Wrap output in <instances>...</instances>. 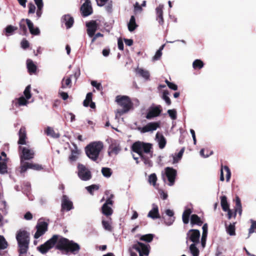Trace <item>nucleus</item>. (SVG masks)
I'll return each instance as SVG.
<instances>
[{
  "label": "nucleus",
  "instance_id": "nucleus-34",
  "mask_svg": "<svg viewBox=\"0 0 256 256\" xmlns=\"http://www.w3.org/2000/svg\"><path fill=\"white\" fill-rule=\"evenodd\" d=\"M26 66L30 73H34L36 70V66L34 64L32 60L28 59L26 61Z\"/></svg>",
  "mask_w": 256,
  "mask_h": 256
},
{
  "label": "nucleus",
  "instance_id": "nucleus-17",
  "mask_svg": "<svg viewBox=\"0 0 256 256\" xmlns=\"http://www.w3.org/2000/svg\"><path fill=\"white\" fill-rule=\"evenodd\" d=\"M24 95L26 98V99L22 96L18 98V102L20 106H26L28 104V100H29L31 98V94H30V86H28L24 92Z\"/></svg>",
  "mask_w": 256,
  "mask_h": 256
},
{
  "label": "nucleus",
  "instance_id": "nucleus-5",
  "mask_svg": "<svg viewBox=\"0 0 256 256\" xmlns=\"http://www.w3.org/2000/svg\"><path fill=\"white\" fill-rule=\"evenodd\" d=\"M20 166L26 163L25 160H30L34 158V150L28 144L20 146L18 147Z\"/></svg>",
  "mask_w": 256,
  "mask_h": 256
},
{
  "label": "nucleus",
  "instance_id": "nucleus-37",
  "mask_svg": "<svg viewBox=\"0 0 256 256\" xmlns=\"http://www.w3.org/2000/svg\"><path fill=\"white\" fill-rule=\"evenodd\" d=\"M220 204L224 211L227 212L228 210L229 205L226 196H222L220 197Z\"/></svg>",
  "mask_w": 256,
  "mask_h": 256
},
{
  "label": "nucleus",
  "instance_id": "nucleus-47",
  "mask_svg": "<svg viewBox=\"0 0 256 256\" xmlns=\"http://www.w3.org/2000/svg\"><path fill=\"white\" fill-rule=\"evenodd\" d=\"M92 92H88L87 94L86 99L84 100L83 102L84 106L86 107H88L89 106L90 102H92Z\"/></svg>",
  "mask_w": 256,
  "mask_h": 256
},
{
  "label": "nucleus",
  "instance_id": "nucleus-29",
  "mask_svg": "<svg viewBox=\"0 0 256 256\" xmlns=\"http://www.w3.org/2000/svg\"><path fill=\"white\" fill-rule=\"evenodd\" d=\"M223 170H225L226 174V182H229L230 176H231V172L228 168V167L226 166H222L220 170V181L223 182L224 180Z\"/></svg>",
  "mask_w": 256,
  "mask_h": 256
},
{
  "label": "nucleus",
  "instance_id": "nucleus-48",
  "mask_svg": "<svg viewBox=\"0 0 256 256\" xmlns=\"http://www.w3.org/2000/svg\"><path fill=\"white\" fill-rule=\"evenodd\" d=\"M192 66L194 69H200L204 66V63L200 60H196L192 63Z\"/></svg>",
  "mask_w": 256,
  "mask_h": 256
},
{
  "label": "nucleus",
  "instance_id": "nucleus-50",
  "mask_svg": "<svg viewBox=\"0 0 256 256\" xmlns=\"http://www.w3.org/2000/svg\"><path fill=\"white\" fill-rule=\"evenodd\" d=\"M140 158L146 166L148 167L152 166V162L148 158H147L145 155H143L140 156Z\"/></svg>",
  "mask_w": 256,
  "mask_h": 256
},
{
  "label": "nucleus",
  "instance_id": "nucleus-44",
  "mask_svg": "<svg viewBox=\"0 0 256 256\" xmlns=\"http://www.w3.org/2000/svg\"><path fill=\"white\" fill-rule=\"evenodd\" d=\"M154 235L152 234H147L145 235L140 236V240L144 241L150 242L153 240Z\"/></svg>",
  "mask_w": 256,
  "mask_h": 256
},
{
  "label": "nucleus",
  "instance_id": "nucleus-7",
  "mask_svg": "<svg viewBox=\"0 0 256 256\" xmlns=\"http://www.w3.org/2000/svg\"><path fill=\"white\" fill-rule=\"evenodd\" d=\"M78 174L80 180L87 181L92 178L90 171L84 165L79 164L78 166Z\"/></svg>",
  "mask_w": 256,
  "mask_h": 256
},
{
  "label": "nucleus",
  "instance_id": "nucleus-51",
  "mask_svg": "<svg viewBox=\"0 0 256 256\" xmlns=\"http://www.w3.org/2000/svg\"><path fill=\"white\" fill-rule=\"evenodd\" d=\"M86 190L88 192L92 195L94 190H97L99 188V186L96 184H92L91 186L86 187Z\"/></svg>",
  "mask_w": 256,
  "mask_h": 256
},
{
  "label": "nucleus",
  "instance_id": "nucleus-38",
  "mask_svg": "<svg viewBox=\"0 0 256 256\" xmlns=\"http://www.w3.org/2000/svg\"><path fill=\"white\" fill-rule=\"evenodd\" d=\"M105 194L106 196V202L104 204H106L107 205L112 206L113 204V200L112 199L114 197L113 194H111L110 190H106L105 192Z\"/></svg>",
  "mask_w": 256,
  "mask_h": 256
},
{
  "label": "nucleus",
  "instance_id": "nucleus-27",
  "mask_svg": "<svg viewBox=\"0 0 256 256\" xmlns=\"http://www.w3.org/2000/svg\"><path fill=\"white\" fill-rule=\"evenodd\" d=\"M163 8L164 6L162 4H159V6L156 8V13L157 16V20L158 23L162 25L164 24L163 18Z\"/></svg>",
  "mask_w": 256,
  "mask_h": 256
},
{
  "label": "nucleus",
  "instance_id": "nucleus-30",
  "mask_svg": "<svg viewBox=\"0 0 256 256\" xmlns=\"http://www.w3.org/2000/svg\"><path fill=\"white\" fill-rule=\"evenodd\" d=\"M202 236L201 238V244L203 248H204L206 244V240L208 234V225L206 224H205L202 226Z\"/></svg>",
  "mask_w": 256,
  "mask_h": 256
},
{
  "label": "nucleus",
  "instance_id": "nucleus-31",
  "mask_svg": "<svg viewBox=\"0 0 256 256\" xmlns=\"http://www.w3.org/2000/svg\"><path fill=\"white\" fill-rule=\"evenodd\" d=\"M102 212L104 215L108 216L112 214L113 210L110 206L104 204L102 207Z\"/></svg>",
  "mask_w": 256,
  "mask_h": 256
},
{
  "label": "nucleus",
  "instance_id": "nucleus-20",
  "mask_svg": "<svg viewBox=\"0 0 256 256\" xmlns=\"http://www.w3.org/2000/svg\"><path fill=\"white\" fill-rule=\"evenodd\" d=\"M62 210H66L67 211H69L74 208L72 202L69 200L68 198L66 195H64L62 196Z\"/></svg>",
  "mask_w": 256,
  "mask_h": 256
},
{
  "label": "nucleus",
  "instance_id": "nucleus-60",
  "mask_svg": "<svg viewBox=\"0 0 256 256\" xmlns=\"http://www.w3.org/2000/svg\"><path fill=\"white\" fill-rule=\"evenodd\" d=\"M162 56V52H160V50H157L154 54V56L152 57V61L158 60L160 59Z\"/></svg>",
  "mask_w": 256,
  "mask_h": 256
},
{
  "label": "nucleus",
  "instance_id": "nucleus-2",
  "mask_svg": "<svg viewBox=\"0 0 256 256\" xmlns=\"http://www.w3.org/2000/svg\"><path fill=\"white\" fill-rule=\"evenodd\" d=\"M200 232L198 230L191 229L186 234V243L188 241L192 242L190 246V250L193 256H198L199 250L196 244L200 243Z\"/></svg>",
  "mask_w": 256,
  "mask_h": 256
},
{
  "label": "nucleus",
  "instance_id": "nucleus-14",
  "mask_svg": "<svg viewBox=\"0 0 256 256\" xmlns=\"http://www.w3.org/2000/svg\"><path fill=\"white\" fill-rule=\"evenodd\" d=\"M110 142L111 144L108 150V155L118 154L121 150L119 142L114 140H112Z\"/></svg>",
  "mask_w": 256,
  "mask_h": 256
},
{
  "label": "nucleus",
  "instance_id": "nucleus-55",
  "mask_svg": "<svg viewBox=\"0 0 256 256\" xmlns=\"http://www.w3.org/2000/svg\"><path fill=\"white\" fill-rule=\"evenodd\" d=\"M16 29H17L16 28L12 25H9L5 28L4 30H5L6 34L8 35H10V34H12V32L14 30H16Z\"/></svg>",
  "mask_w": 256,
  "mask_h": 256
},
{
  "label": "nucleus",
  "instance_id": "nucleus-58",
  "mask_svg": "<svg viewBox=\"0 0 256 256\" xmlns=\"http://www.w3.org/2000/svg\"><path fill=\"white\" fill-rule=\"evenodd\" d=\"M168 113L172 120H174L176 118V112L174 109L168 110Z\"/></svg>",
  "mask_w": 256,
  "mask_h": 256
},
{
  "label": "nucleus",
  "instance_id": "nucleus-63",
  "mask_svg": "<svg viewBox=\"0 0 256 256\" xmlns=\"http://www.w3.org/2000/svg\"><path fill=\"white\" fill-rule=\"evenodd\" d=\"M38 8L42 9L44 6V3L42 0H34Z\"/></svg>",
  "mask_w": 256,
  "mask_h": 256
},
{
  "label": "nucleus",
  "instance_id": "nucleus-23",
  "mask_svg": "<svg viewBox=\"0 0 256 256\" xmlns=\"http://www.w3.org/2000/svg\"><path fill=\"white\" fill-rule=\"evenodd\" d=\"M156 140L158 143L160 148L163 149L165 147L166 140L162 134L158 132L156 136Z\"/></svg>",
  "mask_w": 256,
  "mask_h": 256
},
{
  "label": "nucleus",
  "instance_id": "nucleus-53",
  "mask_svg": "<svg viewBox=\"0 0 256 256\" xmlns=\"http://www.w3.org/2000/svg\"><path fill=\"white\" fill-rule=\"evenodd\" d=\"M26 20L22 19L20 22V28L23 34H26L27 32V28L24 24Z\"/></svg>",
  "mask_w": 256,
  "mask_h": 256
},
{
  "label": "nucleus",
  "instance_id": "nucleus-57",
  "mask_svg": "<svg viewBox=\"0 0 256 256\" xmlns=\"http://www.w3.org/2000/svg\"><path fill=\"white\" fill-rule=\"evenodd\" d=\"M250 222L252 223V225L250 228H249L248 238L250 236V234L254 232V229H256V221L250 220Z\"/></svg>",
  "mask_w": 256,
  "mask_h": 256
},
{
  "label": "nucleus",
  "instance_id": "nucleus-8",
  "mask_svg": "<svg viewBox=\"0 0 256 256\" xmlns=\"http://www.w3.org/2000/svg\"><path fill=\"white\" fill-rule=\"evenodd\" d=\"M162 112V108L160 105H154L152 104L148 110L146 118L148 120H151L160 115Z\"/></svg>",
  "mask_w": 256,
  "mask_h": 256
},
{
  "label": "nucleus",
  "instance_id": "nucleus-56",
  "mask_svg": "<svg viewBox=\"0 0 256 256\" xmlns=\"http://www.w3.org/2000/svg\"><path fill=\"white\" fill-rule=\"evenodd\" d=\"M7 172V165L6 162H0V174H4Z\"/></svg>",
  "mask_w": 256,
  "mask_h": 256
},
{
  "label": "nucleus",
  "instance_id": "nucleus-46",
  "mask_svg": "<svg viewBox=\"0 0 256 256\" xmlns=\"http://www.w3.org/2000/svg\"><path fill=\"white\" fill-rule=\"evenodd\" d=\"M226 230L227 233L230 236H234L236 234L234 224H230L226 228Z\"/></svg>",
  "mask_w": 256,
  "mask_h": 256
},
{
  "label": "nucleus",
  "instance_id": "nucleus-21",
  "mask_svg": "<svg viewBox=\"0 0 256 256\" xmlns=\"http://www.w3.org/2000/svg\"><path fill=\"white\" fill-rule=\"evenodd\" d=\"M184 152V148H182L178 154H172L169 156L170 162L172 164L178 163L182 158Z\"/></svg>",
  "mask_w": 256,
  "mask_h": 256
},
{
  "label": "nucleus",
  "instance_id": "nucleus-49",
  "mask_svg": "<svg viewBox=\"0 0 256 256\" xmlns=\"http://www.w3.org/2000/svg\"><path fill=\"white\" fill-rule=\"evenodd\" d=\"M102 173L104 177L110 178L112 174V172L110 168H102Z\"/></svg>",
  "mask_w": 256,
  "mask_h": 256
},
{
  "label": "nucleus",
  "instance_id": "nucleus-19",
  "mask_svg": "<svg viewBox=\"0 0 256 256\" xmlns=\"http://www.w3.org/2000/svg\"><path fill=\"white\" fill-rule=\"evenodd\" d=\"M147 216L148 218H151L152 220H156L160 218L158 207L156 204H152V208L148 212Z\"/></svg>",
  "mask_w": 256,
  "mask_h": 256
},
{
  "label": "nucleus",
  "instance_id": "nucleus-35",
  "mask_svg": "<svg viewBox=\"0 0 256 256\" xmlns=\"http://www.w3.org/2000/svg\"><path fill=\"white\" fill-rule=\"evenodd\" d=\"M128 26V30L130 32H133L137 28L138 25L136 22L135 17L134 16H131Z\"/></svg>",
  "mask_w": 256,
  "mask_h": 256
},
{
  "label": "nucleus",
  "instance_id": "nucleus-6",
  "mask_svg": "<svg viewBox=\"0 0 256 256\" xmlns=\"http://www.w3.org/2000/svg\"><path fill=\"white\" fill-rule=\"evenodd\" d=\"M132 248L139 253L140 256H148L149 254L150 246L148 244L136 241L132 246Z\"/></svg>",
  "mask_w": 256,
  "mask_h": 256
},
{
  "label": "nucleus",
  "instance_id": "nucleus-28",
  "mask_svg": "<svg viewBox=\"0 0 256 256\" xmlns=\"http://www.w3.org/2000/svg\"><path fill=\"white\" fill-rule=\"evenodd\" d=\"M72 87V79L70 76L64 78L61 81V86L60 88L66 90Z\"/></svg>",
  "mask_w": 256,
  "mask_h": 256
},
{
  "label": "nucleus",
  "instance_id": "nucleus-45",
  "mask_svg": "<svg viewBox=\"0 0 256 256\" xmlns=\"http://www.w3.org/2000/svg\"><path fill=\"white\" fill-rule=\"evenodd\" d=\"M102 224L104 228L108 231H112V227L111 226V220H102Z\"/></svg>",
  "mask_w": 256,
  "mask_h": 256
},
{
  "label": "nucleus",
  "instance_id": "nucleus-22",
  "mask_svg": "<svg viewBox=\"0 0 256 256\" xmlns=\"http://www.w3.org/2000/svg\"><path fill=\"white\" fill-rule=\"evenodd\" d=\"M144 143V142H134L132 146V151L136 152L140 156L144 155L142 154Z\"/></svg>",
  "mask_w": 256,
  "mask_h": 256
},
{
  "label": "nucleus",
  "instance_id": "nucleus-61",
  "mask_svg": "<svg viewBox=\"0 0 256 256\" xmlns=\"http://www.w3.org/2000/svg\"><path fill=\"white\" fill-rule=\"evenodd\" d=\"M107 2L108 3L106 4L105 6V9L108 12L110 13L112 12V2L110 1L108 2Z\"/></svg>",
  "mask_w": 256,
  "mask_h": 256
},
{
  "label": "nucleus",
  "instance_id": "nucleus-59",
  "mask_svg": "<svg viewBox=\"0 0 256 256\" xmlns=\"http://www.w3.org/2000/svg\"><path fill=\"white\" fill-rule=\"evenodd\" d=\"M64 90H62L61 88H60L59 89V90H58V94H60V96L61 98L64 100H66L68 99V94L67 92H63Z\"/></svg>",
  "mask_w": 256,
  "mask_h": 256
},
{
  "label": "nucleus",
  "instance_id": "nucleus-24",
  "mask_svg": "<svg viewBox=\"0 0 256 256\" xmlns=\"http://www.w3.org/2000/svg\"><path fill=\"white\" fill-rule=\"evenodd\" d=\"M73 146L74 148H71V154L69 156V160L71 162L76 161L80 154V150H78L75 144H73Z\"/></svg>",
  "mask_w": 256,
  "mask_h": 256
},
{
  "label": "nucleus",
  "instance_id": "nucleus-33",
  "mask_svg": "<svg viewBox=\"0 0 256 256\" xmlns=\"http://www.w3.org/2000/svg\"><path fill=\"white\" fill-rule=\"evenodd\" d=\"M136 72V74H139L140 76L142 77L145 80H148L149 79L150 73L148 70L142 68H138Z\"/></svg>",
  "mask_w": 256,
  "mask_h": 256
},
{
  "label": "nucleus",
  "instance_id": "nucleus-41",
  "mask_svg": "<svg viewBox=\"0 0 256 256\" xmlns=\"http://www.w3.org/2000/svg\"><path fill=\"white\" fill-rule=\"evenodd\" d=\"M152 149V145L148 143H144L142 148V153L144 152L147 154H150V158L152 157V154H150V150Z\"/></svg>",
  "mask_w": 256,
  "mask_h": 256
},
{
  "label": "nucleus",
  "instance_id": "nucleus-10",
  "mask_svg": "<svg viewBox=\"0 0 256 256\" xmlns=\"http://www.w3.org/2000/svg\"><path fill=\"white\" fill-rule=\"evenodd\" d=\"M48 224L43 221L38 220L36 226V232L34 235V238H38L42 236L48 230Z\"/></svg>",
  "mask_w": 256,
  "mask_h": 256
},
{
  "label": "nucleus",
  "instance_id": "nucleus-54",
  "mask_svg": "<svg viewBox=\"0 0 256 256\" xmlns=\"http://www.w3.org/2000/svg\"><path fill=\"white\" fill-rule=\"evenodd\" d=\"M168 91H164L162 94V98L165 101L166 104L168 105H170L171 104V100L168 97Z\"/></svg>",
  "mask_w": 256,
  "mask_h": 256
},
{
  "label": "nucleus",
  "instance_id": "nucleus-64",
  "mask_svg": "<svg viewBox=\"0 0 256 256\" xmlns=\"http://www.w3.org/2000/svg\"><path fill=\"white\" fill-rule=\"evenodd\" d=\"M91 84L93 86L95 87L98 90H100L102 88V84L100 83H97L96 81H92Z\"/></svg>",
  "mask_w": 256,
  "mask_h": 256
},
{
  "label": "nucleus",
  "instance_id": "nucleus-40",
  "mask_svg": "<svg viewBox=\"0 0 256 256\" xmlns=\"http://www.w3.org/2000/svg\"><path fill=\"white\" fill-rule=\"evenodd\" d=\"M236 212H238L240 215L242 214V206L241 204L240 200L238 197L236 198V207H235Z\"/></svg>",
  "mask_w": 256,
  "mask_h": 256
},
{
  "label": "nucleus",
  "instance_id": "nucleus-3",
  "mask_svg": "<svg viewBox=\"0 0 256 256\" xmlns=\"http://www.w3.org/2000/svg\"><path fill=\"white\" fill-rule=\"evenodd\" d=\"M102 142H95L90 144L86 148V152L87 156L92 160L96 161L103 148Z\"/></svg>",
  "mask_w": 256,
  "mask_h": 256
},
{
  "label": "nucleus",
  "instance_id": "nucleus-26",
  "mask_svg": "<svg viewBox=\"0 0 256 256\" xmlns=\"http://www.w3.org/2000/svg\"><path fill=\"white\" fill-rule=\"evenodd\" d=\"M62 22L64 23L67 28H70L74 22V20L72 17L70 15L67 14L62 16Z\"/></svg>",
  "mask_w": 256,
  "mask_h": 256
},
{
  "label": "nucleus",
  "instance_id": "nucleus-52",
  "mask_svg": "<svg viewBox=\"0 0 256 256\" xmlns=\"http://www.w3.org/2000/svg\"><path fill=\"white\" fill-rule=\"evenodd\" d=\"M8 244L2 236L0 235V250H4L8 247Z\"/></svg>",
  "mask_w": 256,
  "mask_h": 256
},
{
  "label": "nucleus",
  "instance_id": "nucleus-18",
  "mask_svg": "<svg viewBox=\"0 0 256 256\" xmlns=\"http://www.w3.org/2000/svg\"><path fill=\"white\" fill-rule=\"evenodd\" d=\"M19 139L18 140V144L20 146H24L28 144V142L26 140L27 136L26 130V128L22 127L20 128L18 132Z\"/></svg>",
  "mask_w": 256,
  "mask_h": 256
},
{
  "label": "nucleus",
  "instance_id": "nucleus-32",
  "mask_svg": "<svg viewBox=\"0 0 256 256\" xmlns=\"http://www.w3.org/2000/svg\"><path fill=\"white\" fill-rule=\"evenodd\" d=\"M192 212V210L190 208H186L182 214V218L184 224H187L189 222V217Z\"/></svg>",
  "mask_w": 256,
  "mask_h": 256
},
{
  "label": "nucleus",
  "instance_id": "nucleus-62",
  "mask_svg": "<svg viewBox=\"0 0 256 256\" xmlns=\"http://www.w3.org/2000/svg\"><path fill=\"white\" fill-rule=\"evenodd\" d=\"M28 13L29 14L34 13L35 10H36V6L33 4H32V3L28 4Z\"/></svg>",
  "mask_w": 256,
  "mask_h": 256
},
{
  "label": "nucleus",
  "instance_id": "nucleus-11",
  "mask_svg": "<svg viewBox=\"0 0 256 256\" xmlns=\"http://www.w3.org/2000/svg\"><path fill=\"white\" fill-rule=\"evenodd\" d=\"M84 2L80 7V11L82 15L86 17L90 15L92 13V8L90 0H81Z\"/></svg>",
  "mask_w": 256,
  "mask_h": 256
},
{
  "label": "nucleus",
  "instance_id": "nucleus-39",
  "mask_svg": "<svg viewBox=\"0 0 256 256\" xmlns=\"http://www.w3.org/2000/svg\"><path fill=\"white\" fill-rule=\"evenodd\" d=\"M29 242H18L19 246V252L21 254H26L27 252L28 248Z\"/></svg>",
  "mask_w": 256,
  "mask_h": 256
},
{
  "label": "nucleus",
  "instance_id": "nucleus-25",
  "mask_svg": "<svg viewBox=\"0 0 256 256\" xmlns=\"http://www.w3.org/2000/svg\"><path fill=\"white\" fill-rule=\"evenodd\" d=\"M26 22L31 34L36 36L40 34V29L38 27L34 28V24L30 20L26 19Z\"/></svg>",
  "mask_w": 256,
  "mask_h": 256
},
{
  "label": "nucleus",
  "instance_id": "nucleus-9",
  "mask_svg": "<svg viewBox=\"0 0 256 256\" xmlns=\"http://www.w3.org/2000/svg\"><path fill=\"white\" fill-rule=\"evenodd\" d=\"M166 176L168 180V184L169 186H172L175 182V180L177 174L176 170L170 167H166L164 169Z\"/></svg>",
  "mask_w": 256,
  "mask_h": 256
},
{
  "label": "nucleus",
  "instance_id": "nucleus-36",
  "mask_svg": "<svg viewBox=\"0 0 256 256\" xmlns=\"http://www.w3.org/2000/svg\"><path fill=\"white\" fill-rule=\"evenodd\" d=\"M190 223L192 225L197 224L198 226H201L202 224V222L198 216L194 214L191 216Z\"/></svg>",
  "mask_w": 256,
  "mask_h": 256
},
{
  "label": "nucleus",
  "instance_id": "nucleus-13",
  "mask_svg": "<svg viewBox=\"0 0 256 256\" xmlns=\"http://www.w3.org/2000/svg\"><path fill=\"white\" fill-rule=\"evenodd\" d=\"M20 172H24L28 168L36 170H42L43 168L42 165L38 164H34L26 162L20 166Z\"/></svg>",
  "mask_w": 256,
  "mask_h": 256
},
{
  "label": "nucleus",
  "instance_id": "nucleus-15",
  "mask_svg": "<svg viewBox=\"0 0 256 256\" xmlns=\"http://www.w3.org/2000/svg\"><path fill=\"white\" fill-rule=\"evenodd\" d=\"M30 234L24 230H20L18 232L16 239L18 242H30Z\"/></svg>",
  "mask_w": 256,
  "mask_h": 256
},
{
  "label": "nucleus",
  "instance_id": "nucleus-4",
  "mask_svg": "<svg viewBox=\"0 0 256 256\" xmlns=\"http://www.w3.org/2000/svg\"><path fill=\"white\" fill-rule=\"evenodd\" d=\"M116 102L121 107L122 109L118 110L116 113L120 115H122L130 110L132 106V104L128 96H118L116 98Z\"/></svg>",
  "mask_w": 256,
  "mask_h": 256
},
{
  "label": "nucleus",
  "instance_id": "nucleus-42",
  "mask_svg": "<svg viewBox=\"0 0 256 256\" xmlns=\"http://www.w3.org/2000/svg\"><path fill=\"white\" fill-rule=\"evenodd\" d=\"M156 181L157 176L156 174H152L148 176V182L150 184H152L154 186H156Z\"/></svg>",
  "mask_w": 256,
  "mask_h": 256
},
{
  "label": "nucleus",
  "instance_id": "nucleus-1",
  "mask_svg": "<svg viewBox=\"0 0 256 256\" xmlns=\"http://www.w3.org/2000/svg\"><path fill=\"white\" fill-rule=\"evenodd\" d=\"M55 244L56 249L64 250L66 254L71 252L76 254L80 250V246L78 244L56 234L54 235L52 238L38 246L37 248L40 253L45 254Z\"/></svg>",
  "mask_w": 256,
  "mask_h": 256
},
{
  "label": "nucleus",
  "instance_id": "nucleus-12",
  "mask_svg": "<svg viewBox=\"0 0 256 256\" xmlns=\"http://www.w3.org/2000/svg\"><path fill=\"white\" fill-rule=\"evenodd\" d=\"M160 126V122H151L147 124L143 127L138 128V130L141 133H146L148 132H152L154 130H156Z\"/></svg>",
  "mask_w": 256,
  "mask_h": 256
},
{
  "label": "nucleus",
  "instance_id": "nucleus-16",
  "mask_svg": "<svg viewBox=\"0 0 256 256\" xmlns=\"http://www.w3.org/2000/svg\"><path fill=\"white\" fill-rule=\"evenodd\" d=\"M98 24L96 20H91L86 23L87 33L90 38L92 37L98 28Z\"/></svg>",
  "mask_w": 256,
  "mask_h": 256
},
{
  "label": "nucleus",
  "instance_id": "nucleus-43",
  "mask_svg": "<svg viewBox=\"0 0 256 256\" xmlns=\"http://www.w3.org/2000/svg\"><path fill=\"white\" fill-rule=\"evenodd\" d=\"M46 134L48 136H50L54 138H58L60 137V134L56 133L53 128L48 127L46 130Z\"/></svg>",
  "mask_w": 256,
  "mask_h": 256
}]
</instances>
